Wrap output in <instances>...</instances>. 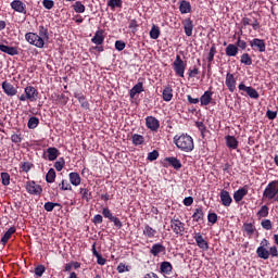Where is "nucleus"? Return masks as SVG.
Wrapping results in <instances>:
<instances>
[{
  "label": "nucleus",
  "instance_id": "nucleus-2",
  "mask_svg": "<svg viewBox=\"0 0 278 278\" xmlns=\"http://www.w3.org/2000/svg\"><path fill=\"white\" fill-rule=\"evenodd\" d=\"M174 144H176L177 149L184 153L194 151V139H192V137L188 134L176 135L174 137Z\"/></svg>",
  "mask_w": 278,
  "mask_h": 278
},
{
  "label": "nucleus",
  "instance_id": "nucleus-23",
  "mask_svg": "<svg viewBox=\"0 0 278 278\" xmlns=\"http://www.w3.org/2000/svg\"><path fill=\"white\" fill-rule=\"evenodd\" d=\"M226 55L228 58H236V55H238V46L233 45V43H229L227 47H226Z\"/></svg>",
  "mask_w": 278,
  "mask_h": 278
},
{
  "label": "nucleus",
  "instance_id": "nucleus-52",
  "mask_svg": "<svg viewBox=\"0 0 278 278\" xmlns=\"http://www.w3.org/2000/svg\"><path fill=\"white\" fill-rule=\"evenodd\" d=\"M60 204L59 203H53V202H46L43 207L46 212H51L52 210H55Z\"/></svg>",
  "mask_w": 278,
  "mask_h": 278
},
{
  "label": "nucleus",
  "instance_id": "nucleus-35",
  "mask_svg": "<svg viewBox=\"0 0 278 278\" xmlns=\"http://www.w3.org/2000/svg\"><path fill=\"white\" fill-rule=\"evenodd\" d=\"M243 231L247 232V236L253 238V233H255V225L251 223L243 224Z\"/></svg>",
  "mask_w": 278,
  "mask_h": 278
},
{
  "label": "nucleus",
  "instance_id": "nucleus-38",
  "mask_svg": "<svg viewBox=\"0 0 278 278\" xmlns=\"http://www.w3.org/2000/svg\"><path fill=\"white\" fill-rule=\"evenodd\" d=\"M73 10L76 12V14H84V12H86V5H84L81 1H76L73 4Z\"/></svg>",
  "mask_w": 278,
  "mask_h": 278
},
{
  "label": "nucleus",
  "instance_id": "nucleus-26",
  "mask_svg": "<svg viewBox=\"0 0 278 278\" xmlns=\"http://www.w3.org/2000/svg\"><path fill=\"white\" fill-rule=\"evenodd\" d=\"M165 162H168V164L173 166V168H175L176 170H179V168H181V161H179V159L175 156L166 157Z\"/></svg>",
  "mask_w": 278,
  "mask_h": 278
},
{
  "label": "nucleus",
  "instance_id": "nucleus-59",
  "mask_svg": "<svg viewBox=\"0 0 278 278\" xmlns=\"http://www.w3.org/2000/svg\"><path fill=\"white\" fill-rule=\"evenodd\" d=\"M42 5L43 8H46V10H53V5H55V2H53V0H43Z\"/></svg>",
  "mask_w": 278,
  "mask_h": 278
},
{
  "label": "nucleus",
  "instance_id": "nucleus-7",
  "mask_svg": "<svg viewBox=\"0 0 278 278\" xmlns=\"http://www.w3.org/2000/svg\"><path fill=\"white\" fill-rule=\"evenodd\" d=\"M26 191L34 197H40L42 194V187L34 180H28L26 182Z\"/></svg>",
  "mask_w": 278,
  "mask_h": 278
},
{
  "label": "nucleus",
  "instance_id": "nucleus-43",
  "mask_svg": "<svg viewBox=\"0 0 278 278\" xmlns=\"http://www.w3.org/2000/svg\"><path fill=\"white\" fill-rule=\"evenodd\" d=\"M46 181L48 184H53L55 181V169L50 168L46 175Z\"/></svg>",
  "mask_w": 278,
  "mask_h": 278
},
{
  "label": "nucleus",
  "instance_id": "nucleus-48",
  "mask_svg": "<svg viewBox=\"0 0 278 278\" xmlns=\"http://www.w3.org/2000/svg\"><path fill=\"white\" fill-rule=\"evenodd\" d=\"M214 55H216V46L213 45L210 49L208 55H207V62L208 64H212L214 62Z\"/></svg>",
  "mask_w": 278,
  "mask_h": 278
},
{
  "label": "nucleus",
  "instance_id": "nucleus-63",
  "mask_svg": "<svg viewBox=\"0 0 278 278\" xmlns=\"http://www.w3.org/2000/svg\"><path fill=\"white\" fill-rule=\"evenodd\" d=\"M266 116L269 121H275V118H277V112L267 110Z\"/></svg>",
  "mask_w": 278,
  "mask_h": 278
},
{
  "label": "nucleus",
  "instance_id": "nucleus-37",
  "mask_svg": "<svg viewBox=\"0 0 278 278\" xmlns=\"http://www.w3.org/2000/svg\"><path fill=\"white\" fill-rule=\"evenodd\" d=\"M160 34H161V31H160V26L153 24V25H152V28H151V30H150V38H151L152 40H157V38H160Z\"/></svg>",
  "mask_w": 278,
  "mask_h": 278
},
{
  "label": "nucleus",
  "instance_id": "nucleus-3",
  "mask_svg": "<svg viewBox=\"0 0 278 278\" xmlns=\"http://www.w3.org/2000/svg\"><path fill=\"white\" fill-rule=\"evenodd\" d=\"M20 101H38V89L34 86H27L24 89V94L20 96Z\"/></svg>",
  "mask_w": 278,
  "mask_h": 278
},
{
  "label": "nucleus",
  "instance_id": "nucleus-44",
  "mask_svg": "<svg viewBox=\"0 0 278 278\" xmlns=\"http://www.w3.org/2000/svg\"><path fill=\"white\" fill-rule=\"evenodd\" d=\"M108 7L111 8V10H115V8H123V0H109Z\"/></svg>",
  "mask_w": 278,
  "mask_h": 278
},
{
  "label": "nucleus",
  "instance_id": "nucleus-57",
  "mask_svg": "<svg viewBox=\"0 0 278 278\" xmlns=\"http://www.w3.org/2000/svg\"><path fill=\"white\" fill-rule=\"evenodd\" d=\"M23 173H29V170H31V168H34V164L29 163V162H24L21 166Z\"/></svg>",
  "mask_w": 278,
  "mask_h": 278
},
{
  "label": "nucleus",
  "instance_id": "nucleus-64",
  "mask_svg": "<svg viewBox=\"0 0 278 278\" xmlns=\"http://www.w3.org/2000/svg\"><path fill=\"white\" fill-rule=\"evenodd\" d=\"M237 47H239V49H242V50L247 49V41H244L240 37H238Z\"/></svg>",
  "mask_w": 278,
  "mask_h": 278
},
{
  "label": "nucleus",
  "instance_id": "nucleus-55",
  "mask_svg": "<svg viewBox=\"0 0 278 278\" xmlns=\"http://www.w3.org/2000/svg\"><path fill=\"white\" fill-rule=\"evenodd\" d=\"M64 164H65L64 159H62V157L59 159V161H56L54 163L55 170H58L60 173V170H62L64 168Z\"/></svg>",
  "mask_w": 278,
  "mask_h": 278
},
{
  "label": "nucleus",
  "instance_id": "nucleus-29",
  "mask_svg": "<svg viewBox=\"0 0 278 278\" xmlns=\"http://www.w3.org/2000/svg\"><path fill=\"white\" fill-rule=\"evenodd\" d=\"M226 146L228 149H238V139H236L233 136H226Z\"/></svg>",
  "mask_w": 278,
  "mask_h": 278
},
{
  "label": "nucleus",
  "instance_id": "nucleus-42",
  "mask_svg": "<svg viewBox=\"0 0 278 278\" xmlns=\"http://www.w3.org/2000/svg\"><path fill=\"white\" fill-rule=\"evenodd\" d=\"M240 62H241V64H244L245 66H251V64H253V59H251V55L249 53H243L241 55Z\"/></svg>",
  "mask_w": 278,
  "mask_h": 278
},
{
  "label": "nucleus",
  "instance_id": "nucleus-62",
  "mask_svg": "<svg viewBox=\"0 0 278 278\" xmlns=\"http://www.w3.org/2000/svg\"><path fill=\"white\" fill-rule=\"evenodd\" d=\"M125 47H127L125 41H123V40L115 41V49H116V51H123L125 49Z\"/></svg>",
  "mask_w": 278,
  "mask_h": 278
},
{
  "label": "nucleus",
  "instance_id": "nucleus-18",
  "mask_svg": "<svg viewBox=\"0 0 278 278\" xmlns=\"http://www.w3.org/2000/svg\"><path fill=\"white\" fill-rule=\"evenodd\" d=\"M0 51L7 53V55H18V47H10L3 43H0Z\"/></svg>",
  "mask_w": 278,
  "mask_h": 278
},
{
  "label": "nucleus",
  "instance_id": "nucleus-49",
  "mask_svg": "<svg viewBox=\"0 0 278 278\" xmlns=\"http://www.w3.org/2000/svg\"><path fill=\"white\" fill-rule=\"evenodd\" d=\"M11 142H13L14 144H21V142H23V135H21V134H13L11 136Z\"/></svg>",
  "mask_w": 278,
  "mask_h": 278
},
{
  "label": "nucleus",
  "instance_id": "nucleus-6",
  "mask_svg": "<svg viewBox=\"0 0 278 278\" xmlns=\"http://www.w3.org/2000/svg\"><path fill=\"white\" fill-rule=\"evenodd\" d=\"M170 229L176 236H184L186 224L179 220V218H173L170 219Z\"/></svg>",
  "mask_w": 278,
  "mask_h": 278
},
{
  "label": "nucleus",
  "instance_id": "nucleus-19",
  "mask_svg": "<svg viewBox=\"0 0 278 278\" xmlns=\"http://www.w3.org/2000/svg\"><path fill=\"white\" fill-rule=\"evenodd\" d=\"M140 92H144V85L142 83L136 84L129 91L130 99H135L136 94H140Z\"/></svg>",
  "mask_w": 278,
  "mask_h": 278
},
{
  "label": "nucleus",
  "instance_id": "nucleus-5",
  "mask_svg": "<svg viewBox=\"0 0 278 278\" xmlns=\"http://www.w3.org/2000/svg\"><path fill=\"white\" fill-rule=\"evenodd\" d=\"M278 194V182L271 181L267 185L263 192V199H268V201H273Z\"/></svg>",
  "mask_w": 278,
  "mask_h": 278
},
{
  "label": "nucleus",
  "instance_id": "nucleus-46",
  "mask_svg": "<svg viewBox=\"0 0 278 278\" xmlns=\"http://www.w3.org/2000/svg\"><path fill=\"white\" fill-rule=\"evenodd\" d=\"M2 186H10V174L7 172H2L0 174Z\"/></svg>",
  "mask_w": 278,
  "mask_h": 278
},
{
  "label": "nucleus",
  "instance_id": "nucleus-34",
  "mask_svg": "<svg viewBox=\"0 0 278 278\" xmlns=\"http://www.w3.org/2000/svg\"><path fill=\"white\" fill-rule=\"evenodd\" d=\"M161 273H163V275H170V273H173V265L170 262L165 261L161 263Z\"/></svg>",
  "mask_w": 278,
  "mask_h": 278
},
{
  "label": "nucleus",
  "instance_id": "nucleus-56",
  "mask_svg": "<svg viewBox=\"0 0 278 278\" xmlns=\"http://www.w3.org/2000/svg\"><path fill=\"white\" fill-rule=\"evenodd\" d=\"M157 157H160V152H157L156 150H154L148 154L149 162H155V160H157Z\"/></svg>",
  "mask_w": 278,
  "mask_h": 278
},
{
  "label": "nucleus",
  "instance_id": "nucleus-31",
  "mask_svg": "<svg viewBox=\"0 0 278 278\" xmlns=\"http://www.w3.org/2000/svg\"><path fill=\"white\" fill-rule=\"evenodd\" d=\"M13 233H16V228L15 227L9 228L8 231L2 236L1 243L4 245L8 244V241L10 240V238H12Z\"/></svg>",
  "mask_w": 278,
  "mask_h": 278
},
{
  "label": "nucleus",
  "instance_id": "nucleus-17",
  "mask_svg": "<svg viewBox=\"0 0 278 278\" xmlns=\"http://www.w3.org/2000/svg\"><path fill=\"white\" fill-rule=\"evenodd\" d=\"M241 25H243V27L251 25L254 31H257V29H260V22L257 21V18H254L253 21H251V18L247 16L242 17Z\"/></svg>",
  "mask_w": 278,
  "mask_h": 278
},
{
  "label": "nucleus",
  "instance_id": "nucleus-13",
  "mask_svg": "<svg viewBox=\"0 0 278 278\" xmlns=\"http://www.w3.org/2000/svg\"><path fill=\"white\" fill-rule=\"evenodd\" d=\"M220 202L224 207H229L231 203H233V199H231V194H229V191L223 189L219 193Z\"/></svg>",
  "mask_w": 278,
  "mask_h": 278
},
{
  "label": "nucleus",
  "instance_id": "nucleus-45",
  "mask_svg": "<svg viewBox=\"0 0 278 278\" xmlns=\"http://www.w3.org/2000/svg\"><path fill=\"white\" fill-rule=\"evenodd\" d=\"M80 194H81V199H84L87 202L92 199V193L90 192V190L86 188L80 189Z\"/></svg>",
  "mask_w": 278,
  "mask_h": 278
},
{
  "label": "nucleus",
  "instance_id": "nucleus-30",
  "mask_svg": "<svg viewBox=\"0 0 278 278\" xmlns=\"http://www.w3.org/2000/svg\"><path fill=\"white\" fill-rule=\"evenodd\" d=\"M70 184L72 186H79L81 184V176L75 172L70 173Z\"/></svg>",
  "mask_w": 278,
  "mask_h": 278
},
{
  "label": "nucleus",
  "instance_id": "nucleus-47",
  "mask_svg": "<svg viewBox=\"0 0 278 278\" xmlns=\"http://www.w3.org/2000/svg\"><path fill=\"white\" fill-rule=\"evenodd\" d=\"M261 227L266 231H270L273 229V222L270 219H262Z\"/></svg>",
  "mask_w": 278,
  "mask_h": 278
},
{
  "label": "nucleus",
  "instance_id": "nucleus-60",
  "mask_svg": "<svg viewBox=\"0 0 278 278\" xmlns=\"http://www.w3.org/2000/svg\"><path fill=\"white\" fill-rule=\"evenodd\" d=\"M102 215L104 216V218H108L109 220H112V218L114 217V215L112 214V211H110V208L104 207L102 210Z\"/></svg>",
  "mask_w": 278,
  "mask_h": 278
},
{
  "label": "nucleus",
  "instance_id": "nucleus-1",
  "mask_svg": "<svg viewBox=\"0 0 278 278\" xmlns=\"http://www.w3.org/2000/svg\"><path fill=\"white\" fill-rule=\"evenodd\" d=\"M25 40L37 47V49H45V42L49 40V30L45 26H39V34L27 33L25 35Z\"/></svg>",
  "mask_w": 278,
  "mask_h": 278
},
{
  "label": "nucleus",
  "instance_id": "nucleus-14",
  "mask_svg": "<svg viewBox=\"0 0 278 278\" xmlns=\"http://www.w3.org/2000/svg\"><path fill=\"white\" fill-rule=\"evenodd\" d=\"M146 126L150 131H157L160 129V121L153 116H148L146 118Z\"/></svg>",
  "mask_w": 278,
  "mask_h": 278
},
{
  "label": "nucleus",
  "instance_id": "nucleus-22",
  "mask_svg": "<svg viewBox=\"0 0 278 278\" xmlns=\"http://www.w3.org/2000/svg\"><path fill=\"white\" fill-rule=\"evenodd\" d=\"M184 29H185L186 36L188 37L192 36V31L194 29V24L192 23V20L190 18L185 20Z\"/></svg>",
  "mask_w": 278,
  "mask_h": 278
},
{
  "label": "nucleus",
  "instance_id": "nucleus-50",
  "mask_svg": "<svg viewBox=\"0 0 278 278\" xmlns=\"http://www.w3.org/2000/svg\"><path fill=\"white\" fill-rule=\"evenodd\" d=\"M75 99L79 101L83 108H86L88 105V102L86 101V97L84 96V93H76Z\"/></svg>",
  "mask_w": 278,
  "mask_h": 278
},
{
  "label": "nucleus",
  "instance_id": "nucleus-51",
  "mask_svg": "<svg viewBox=\"0 0 278 278\" xmlns=\"http://www.w3.org/2000/svg\"><path fill=\"white\" fill-rule=\"evenodd\" d=\"M45 270H47V268H45V265H38L37 267H35L36 277H42V275H45Z\"/></svg>",
  "mask_w": 278,
  "mask_h": 278
},
{
  "label": "nucleus",
  "instance_id": "nucleus-21",
  "mask_svg": "<svg viewBox=\"0 0 278 278\" xmlns=\"http://www.w3.org/2000/svg\"><path fill=\"white\" fill-rule=\"evenodd\" d=\"M214 94V92L207 90L205 91L201 98H200V103L201 105H210V103H212V96Z\"/></svg>",
  "mask_w": 278,
  "mask_h": 278
},
{
  "label": "nucleus",
  "instance_id": "nucleus-33",
  "mask_svg": "<svg viewBox=\"0 0 278 278\" xmlns=\"http://www.w3.org/2000/svg\"><path fill=\"white\" fill-rule=\"evenodd\" d=\"M269 212H270V208L267 205L261 206V208L256 213L258 220H262V218H267Z\"/></svg>",
  "mask_w": 278,
  "mask_h": 278
},
{
  "label": "nucleus",
  "instance_id": "nucleus-28",
  "mask_svg": "<svg viewBox=\"0 0 278 278\" xmlns=\"http://www.w3.org/2000/svg\"><path fill=\"white\" fill-rule=\"evenodd\" d=\"M256 254L261 260H268V257H270V252L264 247H258L256 249Z\"/></svg>",
  "mask_w": 278,
  "mask_h": 278
},
{
  "label": "nucleus",
  "instance_id": "nucleus-8",
  "mask_svg": "<svg viewBox=\"0 0 278 278\" xmlns=\"http://www.w3.org/2000/svg\"><path fill=\"white\" fill-rule=\"evenodd\" d=\"M250 47L253 49V51L264 53V51H266V41H264V39L254 38L250 41Z\"/></svg>",
  "mask_w": 278,
  "mask_h": 278
},
{
  "label": "nucleus",
  "instance_id": "nucleus-9",
  "mask_svg": "<svg viewBox=\"0 0 278 278\" xmlns=\"http://www.w3.org/2000/svg\"><path fill=\"white\" fill-rule=\"evenodd\" d=\"M239 90L241 92H245L248 97H250V99H260V93L257 92V90H255V88L253 87H247L244 83H241L239 85Z\"/></svg>",
  "mask_w": 278,
  "mask_h": 278
},
{
  "label": "nucleus",
  "instance_id": "nucleus-39",
  "mask_svg": "<svg viewBox=\"0 0 278 278\" xmlns=\"http://www.w3.org/2000/svg\"><path fill=\"white\" fill-rule=\"evenodd\" d=\"M131 140H132V144H135V147L144 144V137L142 135L135 134V135H132Z\"/></svg>",
  "mask_w": 278,
  "mask_h": 278
},
{
  "label": "nucleus",
  "instance_id": "nucleus-20",
  "mask_svg": "<svg viewBox=\"0 0 278 278\" xmlns=\"http://www.w3.org/2000/svg\"><path fill=\"white\" fill-rule=\"evenodd\" d=\"M164 251H166V247H164L162 243H155L152 245L150 253L154 257H157V255H160V253H164Z\"/></svg>",
  "mask_w": 278,
  "mask_h": 278
},
{
  "label": "nucleus",
  "instance_id": "nucleus-4",
  "mask_svg": "<svg viewBox=\"0 0 278 278\" xmlns=\"http://www.w3.org/2000/svg\"><path fill=\"white\" fill-rule=\"evenodd\" d=\"M172 66H173L174 71H175V74L178 77H184V75L186 73V66H188V63L186 61L181 60V55L177 54Z\"/></svg>",
  "mask_w": 278,
  "mask_h": 278
},
{
  "label": "nucleus",
  "instance_id": "nucleus-16",
  "mask_svg": "<svg viewBox=\"0 0 278 278\" xmlns=\"http://www.w3.org/2000/svg\"><path fill=\"white\" fill-rule=\"evenodd\" d=\"M249 194V187L244 186L243 188L238 189L233 193V199L236 203H240Z\"/></svg>",
  "mask_w": 278,
  "mask_h": 278
},
{
  "label": "nucleus",
  "instance_id": "nucleus-10",
  "mask_svg": "<svg viewBox=\"0 0 278 278\" xmlns=\"http://www.w3.org/2000/svg\"><path fill=\"white\" fill-rule=\"evenodd\" d=\"M2 90L7 97H16L18 93L16 87L7 80L2 83Z\"/></svg>",
  "mask_w": 278,
  "mask_h": 278
},
{
  "label": "nucleus",
  "instance_id": "nucleus-24",
  "mask_svg": "<svg viewBox=\"0 0 278 278\" xmlns=\"http://www.w3.org/2000/svg\"><path fill=\"white\" fill-rule=\"evenodd\" d=\"M179 11L181 14H190L192 12V5L186 1H180Z\"/></svg>",
  "mask_w": 278,
  "mask_h": 278
},
{
  "label": "nucleus",
  "instance_id": "nucleus-40",
  "mask_svg": "<svg viewBox=\"0 0 278 278\" xmlns=\"http://www.w3.org/2000/svg\"><path fill=\"white\" fill-rule=\"evenodd\" d=\"M203 208L199 207V208H195L193 215H192V218L195 223H199L200 220H203Z\"/></svg>",
  "mask_w": 278,
  "mask_h": 278
},
{
  "label": "nucleus",
  "instance_id": "nucleus-53",
  "mask_svg": "<svg viewBox=\"0 0 278 278\" xmlns=\"http://www.w3.org/2000/svg\"><path fill=\"white\" fill-rule=\"evenodd\" d=\"M129 270H131V266L129 265H125L123 263H119L117 266V271L118 273H129Z\"/></svg>",
  "mask_w": 278,
  "mask_h": 278
},
{
  "label": "nucleus",
  "instance_id": "nucleus-15",
  "mask_svg": "<svg viewBox=\"0 0 278 278\" xmlns=\"http://www.w3.org/2000/svg\"><path fill=\"white\" fill-rule=\"evenodd\" d=\"M193 238L199 249H202V251H207V249H210V243H207V241L203 238V235H201V232H197Z\"/></svg>",
  "mask_w": 278,
  "mask_h": 278
},
{
  "label": "nucleus",
  "instance_id": "nucleus-58",
  "mask_svg": "<svg viewBox=\"0 0 278 278\" xmlns=\"http://www.w3.org/2000/svg\"><path fill=\"white\" fill-rule=\"evenodd\" d=\"M59 188L61 190H73V187L66 180H62L61 184H59Z\"/></svg>",
  "mask_w": 278,
  "mask_h": 278
},
{
  "label": "nucleus",
  "instance_id": "nucleus-25",
  "mask_svg": "<svg viewBox=\"0 0 278 278\" xmlns=\"http://www.w3.org/2000/svg\"><path fill=\"white\" fill-rule=\"evenodd\" d=\"M46 153H48L49 162H54V160H58L60 155V150H58L56 148H48Z\"/></svg>",
  "mask_w": 278,
  "mask_h": 278
},
{
  "label": "nucleus",
  "instance_id": "nucleus-54",
  "mask_svg": "<svg viewBox=\"0 0 278 278\" xmlns=\"http://www.w3.org/2000/svg\"><path fill=\"white\" fill-rule=\"evenodd\" d=\"M207 220L208 223H211L212 225H216V223H218V215H216V213H210L207 215Z\"/></svg>",
  "mask_w": 278,
  "mask_h": 278
},
{
  "label": "nucleus",
  "instance_id": "nucleus-36",
  "mask_svg": "<svg viewBox=\"0 0 278 278\" xmlns=\"http://www.w3.org/2000/svg\"><path fill=\"white\" fill-rule=\"evenodd\" d=\"M173 100V88L170 87H165L163 89V101H172Z\"/></svg>",
  "mask_w": 278,
  "mask_h": 278
},
{
  "label": "nucleus",
  "instance_id": "nucleus-27",
  "mask_svg": "<svg viewBox=\"0 0 278 278\" xmlns=\"http://www.w3.org/2000/svg\"><path fill=\"white\" fill-rule=\"evenodd\" d=\"M105 40V36H103V30H97L94 36L91 39L93 45H101Z\"/></svg>",
  "mask_w": 278,
  "mask_h": 278
},
{
  "label": "nucleus",
  "instance_id": "nucleus-41",
  "mask_svg": "<svg viewBox=\"0 0 278 278\" xmlns=\"http://www.w3.org/2000/svg\"><path fill=\"white\" fill-rule=\"evenodd\" d=\"M39 123H40V119H38V117L36 116H33L28 119L27 127L28 129H36Z\"/></svg>",
  "mask_w": 278,
  "mask_h": 278
},
{
  "label": "nucleus",
  "instance_id": "nucleus-12",
  "mask_svg": "<svg viewBox=\"0 0 278 278\" xmlns=\"http://www.w3.org/2000/svg\"><path fill=\"white\" fill-rule=\"evenodd\" d=\"M11 8L14 12H18L20 14H27V5L23 3L21 0H13L11 2Z\"/></svg>",
  "mask_w": 278,
  "mask_h": 278
},
{
  "label": "nucleus",
  "instance_id": "nucleus-61",
  "mask_svg": "<svg viewBox=\"0 0 278 278\" xmlns=\"http://www.w3.org/2000/svg\"><path fill=\"white\" fill-rule=\"evenodd\" d=\"M195 127H198L199 131H201L202 136L205 135V131H207V127H205V124L203 122H197Z\"/></svg>",
  "mask_w": 278,
  "mask_h": 278
},
{
  "label": "nucleus",
  "instance_id": "nucleus-32",
  "mask_svg": "<svg viewBox=\"0 0 278 278\" xmlns=\"http://www.w3.org/2000/svg\"><path fill=\"white\" fill-rule=\"evenodd\" d=\"M157 233V230L153 229V227L149 226V225H146L144 228H143V236L146 238H155Z\"/></svg>",
  "mask_w": 278,
  "mask_h": 278
},
{
  "label": "nucleus",
  "instance_id": "nucleus-11",
  "mask_svg": "<svg viewBox=\"0 0 278 278\" xmlns=\"http://www.w3.org/2000/svg\"><path fill=\"white\" fill-rule=\"evenodd\" d=\"M236 76L231 73H227L226 74V80H225V85L228 88L229 92H236Z\"/></svg>",
  "mask_w": 278,
  "mask_h": 278
}]
</instances>
